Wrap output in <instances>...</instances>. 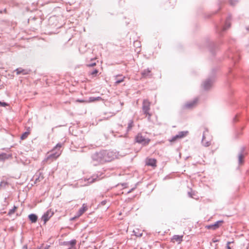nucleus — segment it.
<instances>
[{"instance_id": "ea45409f", "label": "nucleus", "mask_w": 249, "mask_h": 249, "mask_svg": "<svg viewBox=\"0 0 249 249\" xmlns=\"http://www.w3.org/2000/svg\"><path fill=\"white\" fill-rule=\"evenodd\" d=\"M40 177H39L37 178H36V180L37 179H38V180H39V181H40Z\"/></svg>"}, {"instance_id": "4be33fe9", "label": "nucleus", "mask_w": 249, "mask_h": 249, "mask_svg": "<svg viewBox=\"0 0 249 249\" xmlns=\"http://www.w3.org/2000/svg\"><path fill=\"white\" fill-rule=\"evenodd\" d=\"M179 139H181V138H180L178 134L176 136L173 137L172 138V139L171 140H170V142H174L176 141L177 140Z\"/></svg>"}, {"instance_id": "cd10ccee", "label": "nucleus", "mask_w": 249, "mask_h": 249, "mask_svg": "<svg viewBox=\"0 0 249 249\" xmlns=\"http://www.w3.org/2000/svg\"><path fill=\"white\" fill-rule=\"evenodd\" d=\"M21 68H17L15 70V71L16 72L17 75H19L21 74Z\"/></svg>"}, {"instance_id": "a211bd4d", "label": "nucleus", "mask_w": 249, "mask_h": 249, "mask_svg": "<svg viewBox=\"0 0 249 249\" xmlns=\"http://www.w3.org/2000/svg\"><path fill=\"white\" fill-rule=\"evenodd\" d=\"M8 184L7 181L4 180L1 181L0 183V190L5 188Z\"/></svg>"}, {"instance_id": "e433bc0d", "label": "nucleus", "mask_w": 249, "mask_h": 249, "mask_svg": "<svg viewBox=\"0 0 249 249\" xmlns=\"http://www.w3.org/2000/svg\"><path fill=\"white\" fill-rule=\"evenodd\" d=\"M53 213H52L51 214L49 213V212L48 211V214H47V215H48V217H49V216L51 217L53 215Z\"/></svg>"}, {"instance_id": "c85d7f7f", "label": "nucleus", "mask_w": 249, "mask_h": 249, "mask_svg": "<svg viewBox=\"0 0 249 249\" xmlns=\"http://www.w3.org/2000/svg\"><path fill=\"white\" fill-rule=\"evenodd\" d=\"M98 72V71L96 69L94 70V71H93L91 73H90V74L93 75V76H95L97 74V73Z\"/></svg>"}, {"instance_id": "f8f14e48", "label": "nucleus", "mask_w": 249, "mask_h": 249, "mask_svg": "<svg viewBox=\"0 0 249 249\" xmlns=\"http://www.w3.org/2000/svg\"><path fill=\"white\" fill-rule=\"evenodd\" d=\"M47 222V212L44 213L43 215L42 216L40 221V226H42V225H45L46 223Z\"/></svg>"}, {"instance_id": "393cba45", "label": "nucleus", "mask_w": 249, "mask_h": 249, "mask_svg": "<svg viewBox=\"0 0 249 249\" xmlns=\"http://www.w3.org/2000/svg\"><path fill=\"white\" fill-rule=\"evenodd\" d=\"M124 77H123L121 79H117L116 81L115 82V84L116 85H118V84H120V83L123 82L124 80Z\"/></svg>"}, {"instance_id": "0eeeda50", "label": "nucleus", "mask_w": 249, "mask_h": 249, "mask_svg": "<svg viewBox=\"0 0 249 249\" xmlns=\"http://www.w3.org/2000/svg\"><path fill=\"white\" fill-rule=\"evenodd\" d=\"M12 158L11 153L6 154L5 153H0V161H4L5 160Z\"/></svg>"}, {"instance_id": "b1692460", "label": "nucleus", "mask_w": 249, "mask_h": 249, "mask_svg": "<svg viewBox=\"0 0 249 249\" xmlns=\"http://www.w3.org/2000/svg\"><path fill=\"white\" fill-rule=\"evenodd\" d=\"M133 121L132 120H130L128 123V126H127V130L128 131L132 128V127L133 126Z\"/></svg>"}, {"instance_id": "f704fd0d", "label": "nucleus", "mask_w": 249, "mask_h": 249, "mask_svg": "<svg viewBox=\"0 0 249 249\" xmlns=\"http://www.w3.org/2000/svg\"><path fill=\"white\" fill-rule=\"evenodd\" d=\"M188 195L190 197H193V194L191 192H188Z\"/></svg>"}, {"instance_id": "9d476101", "label": "nucleus", "mask_w": 249, "mask_h": 249, "mask_svg": "<svg viewBox=\"0 0 249 249\" xmlns=\"http://www.w3.org/2000/svg\"><path fill=\"white\" fill-rule=\"evenodd\" d=\"M213 83V80L212 79H209L206 80L203 84L204 89L205 90L209 89L211 87Z\"/></svg>"}, {"instance_id": "39448f33", "label": "nucleus", "mask_w": 249, "mask_h": 249, "mask_svg": "<svg viewBox=\"0 0 249 249\" xmlns=\"http://www.w3.org/2000/svg\"><path fill=\"white\" fill-rule=\"evenodd\" d=\"M223 222L224 221L223 220L217 221L213 224L206 226V228L207 229H212L213 230H215L219 228L220 226H221V225L223 223Z\"/></svg>"}, {"instance_id": "ddd939ff", "label": "nucleus", "mask_w": 249, "mask_h": 249, "mask_svg": "<svg viewBox=\"0 0 249 249\" xmlns=\"http://www.w3.org/2000/svg\"><path fill=\"white\" fill-rule=\"evenodd\" d=\"M142 75L143 77H147L151 75V70L149 69L144 70L142 72Z\"/></svg>"}, {"instance_id": "f3484780", "label": "nucleus", "mask_w": 249, "mask_h": 249, "mask_svg": "<svg viewBox=\"0 0 249 249\" xmlns=\"http://www.w3.org/2000/svg\"><path fill=\"white\" fill-rule=\"evenodd\" d=\"M188 131H180V132H179L178 133V135L179 136V137L181 139L186 136L188 135Z\"/></svg>"}, {"instance_id": "5701e85b", "label": "nucleus", "mask_w": 249, "mask_h": 249, "mask_svg": "<svg viewBox=\"0 0 249 249\" xmlns=\"http://www.w3.org/2000/svg\"><path fill=\"white\" fill-rule=\"evenodd\" d=\"M29 132H28V131H26L24 133H23L22 135L20 137V139L21 140H24L26 138H27L28 136L29 135Z\"/></svg>"}, {"instance_id": "c9c22d12", "label": "nucleus", "mask_w": 249, "mask_h": 249, "mask_svg": "<svg viewBox=\"0 0 249 249\" xmlns=\"http://www.w3.org/2000/svg\"><path fill=\"white\" fill-rule=\"evenodd\" d=\"M38 249H47V246L44 247H40Z\"/></svg>"}, {"instance_id": "72a5a7b5", "label": "nucleus", "mask_w": 249, "mask_h": 249, "mask_svg": "<svg viewBox=\"0 0 249 249\" xmlns=\"http://www.w3.org/2000/svg\"><path fill=\"white\" fill-rule=\"evenodd\" d=\"M213 242V243H215V242H219V240L216 238H213L212 240Z\"/></svg>"}, {"instance_id": "4c0bfd02", "label": "nucleus", "mask_w": 249, "mask_h": 249, "mask_svg": "<svg viewBox=\"0 0 249 249\" xmlns=\"http://www.w3.org/2000/svg\"><path fill=\"white\" fill-rule=\"evenodd\" d=\"M76 102H80V103H83V102H84V100H82L78 99V100H76Z\"/></svg>"}, {"instance_id": "c756f323", "label": "nucleus", "mask_w": 249, "mask_h": 249, "mask_svg": "<svg viewBox=\"0 0 249 249\" xmlns=\"http://www.w3.org/2000/svg\"><path fill=\"white\" fill-rule=\"evenodd\" d=\"M8 106V104L6 102L0 101V107H6Z\"/></svg>"}, {"instance_id": "20e7f679", "label": "nucleus", "mask_w": 249, "mask_h": 249, "mask_svg": "<svg viewBox=\"0 0 249 249\" xmlns=\"http://www.w3.org/2000/svg\"><path fill=\"white\" fill-rule=\"evenodd\" d=\"M136 141L138 143L142 144H146L149 143L150 140L146 139L144 137L142 136L141 134H138L136 137Z\"/></svg>"}, {"instance_id": "6e6552de", "label": "nucleus", "mask_w": 249, "mask_h": 249, "mask_svg": "<svg viewBox=\"0 0 249 249\" xmlns=\"http://www.w3.org/2000/svg\"><path fill=\"white\" fill-rule=\"evenodd\" d=\"M246 155V153L245 152L244 149H242L238 154V160L239 164H242L243 163V160L244 157Z\"/></svg>"}, {"instance_id": "dca6fc26", "label": "nucleus", "mask_w": 249, "mask_h": 249, "mask_svg": "<svg viewBox=\"0 0 249 249\" xmlns=\"http://www.w3.org/2000/svg\"><path fill=\"white\" fill-rule=\"evenodd\" d=\"M147 164L152 166H155L156 164V160L153 159H149L147 161Z\"/></svg>"}, {"instance_id": "a878e982", "label": "nucleus", "mask_w": 249, "mask_h": 249, "mask_svg": "<svg viewBox=\"0 0 249 249\" xmlns=\"http://www.w3.org/2000/svg\"><path fill=\"white\" fill-rule=\"evenodd\" d=\"M96 178H94L93 177H91V178H89L88 179V180L89 183H92L94 182L96 180Z\"/></svg>"}, {"instance_id": "423d86ee", "label": "nucleus", "mask_w": 249, "mask_h": 249, "mask_svg": "<svg viewBox=\"0 0 249 249\" xmlns=\"http://www.w3.org/2000/svg\"><path fill=\"white\" fill-rule=\"evenodd\" d=\"M198 102V99L196 98L194 100L192 101H190L186 103L184 106V107L186 109H190L194 107H196V106L197 104V103Z\"/></svg>"}, {"instance_id": "2eb2a0df", "label": "nucleus", "mask_w": 249, "mask_h": 249, "mask_svg": "<svg viewBox=\"0 0 249 249\" xmlns=\"http://www.w3.org/2000/svg\"><path fill=\"white\" fill-rule=\"evenodd\" d=\"M28 218L32 223H35L37 220V216L36 214L32 213L29 215Z\"/></svg>"}, {"instance_id": "4468645a", "label": "nucleus", "mask_w": 249, "mask_h": 249, "mask_svg": "<svg viewBox=\"0 0 249 249\" xmlns=\"http://www.w3.org/2000/svg\"><path fill=\"white\" fill-rule=\"evenodd\" d=\"M231 17L229 16L226 21L225 26H224L223 30H226L227 29H228L230 26H231V23L230 20H231Z\"/></svg>"}, {"instance_id": "f257e3e1", "label": "nucleus", "mask_w": 249, "mask_h": 249, "mask_svg": "<svg viewBox=\"0 0 249 249\" xmlns=\"http://www.w3.org/2000/svg\"><path fill=\"white\" fill-rule=\"evenodd\" d=\"M119 153L109 150H101L96 152L91 155L92 162L94 165H98L110 162L118 158Z\"/></svg>"}, {"instance_id": "58836bf2", "label": "nucleus", "mask_w": 249, "mask_h": 249, "mask_svg": "<svg viewBox=\"0 0 249 249\" xmlns=\"http://www.w3.org/2000/svg\"><path fill=\"white\" fill-rule=\"evenodd\" d=\"M22 249H28L27 246V245L23 246Z\"/></svg>"}, {"instance_id": "9b49d317", "label": "nucleus", "mask_w": 249, "mask_h": 249, "mask_svg": "<svg viewBox=\"0 0 249 249\" xmlns=\"http://www.w3.org/2000/svg\"><path fill=\"white\" fill-rule=\"evenodd\" d=\"M183 235H175L172 238V241L173 242H178V243H180L182 241Z\"/></svg>"}, {"instance_id": "bb28decb", "label": "nucleus", "mask_w": 249, "mask_h": 249, "mask_svg": "<svg viewBox=\"0 0 249 249\" xmlns=\"http://www.w3.org/2000/svg\"><path fill=\"white\" fill-rule=\"evenodd\" d=\"M101 99V98L100 97H98L97 98L90 97V101L93 102V101H94L99 100Z\"/></svg>"}, {"instance_id": "412c9836", "label": "nucleus", "mask_w": 249, "mask_h": 249, "mask_svg": "<svg viewBox=\"0 0 249 249\" xmlns=\"http://www.w3.org/2000/svg\"><path fill=\"white\" fill-rule=\"evenodd\" d=\"M17 209V207L14 206V208L12 209H10L9 210V211L8 212V215L9 216H11V215H12L13 213H14L16 210Z\"/></svg>"}, {"instance_id": "6ab92c4d", "label": "nucleus", "mask_w": 249, "mask_h": 249, "mask_svg": "<svg viewBox=\"0 0 249 249\" xmlns=\"http://www.w3.org/2000/svg\"><path fill=\"white\" fill-rule=\"evenodd\" d=\"M20 71H21V74H22L23 75L28 74L31 72V70H25V69H22V68H21V70Z\"/></svg>"}, {"instance_id": "1a4fd4ad", "label": "nucleus", "mask_w": 249, "mask_h": 249, "mask_svg": "<svg viewBox=\"0 0 249 249\" xmlns=\"http://www.w3.org/2000/svg\"><path fill=\"white\" fill-rule=\"evenodd\" d=\"M88 210V206L86 204H83L82 207L77 212L76 217H78L82 215Z\"/></svg>"}, {"instance_id": "aec40b11", "label": "nucleus", "mask_w": 249, "mask_h": 249, "mask_svg": "<svg viewBox=\"0 0 249 249\" xmlns=\"http://www.w3.org/2000/svg\"><path fill=\"white\" fill-rule=\"evenodd\" d=\"M205 136H203L202 143L203 145L206 147L209 146L210 145V142H205Z\"/></svg>"}, {"instance_id": "f03ea898", "label": "nucleus", "mask_w": 249, "mask_h": 249, "mask_svg": "<svg viewBox=\"0 0 249 249\" xmlns=\"http://www.w3.org/2000/svg\"><path fill=\"white\" fill-rule=\"evenodd\" d=\"M61 144L58 143L49 152H48V160H53L56 159L61 153Z\"/></svg>"}, {"instance_id": "7c9ffc66", "label": "nucleus", "mask_w": 249, "mask_h": 249, "mask_svg": "<svg viewBox=\"0 0 249 249\" xmlns=\"http://www.w3.org/2000/svg\"><path fill=\"white\" fill-rule=\"evenodd\" d=\"M69 243L71 245V247H72L73 246L75 245L76 241L75 240H71L69 242Z\"/></svg>"}, {"instance_id": "473e14b6", "label": "nucleus", "mask_w": 249, "mask_h": 249, "mask_svg": "<svg viewBox=\"0 0 249 249\" xmlns=\"http://www.w3.org/2000/svg\"><path fill=\"white\" fill-rule=\"evenodd\" d=\"M232 242H228L227 243V249H231V248L230 247V244H231Z\"/></svg>"}, {"instance_id": "2f4dec72", "label": "nucleus", "mask_w": 249, "mask_h": 249, "mask_svg": "<svg viewBox=\"0 0 249 249\" xmlns=\"http://www.w3.org/2000/svg\"><path fill=\"white\" fill-rule=\"evenodd\" d=\"M96 65V63L94 62H92L90 64H88L87 65L88 67H93V66H95Z\"/></svg>"}, {"instance_id": "a19ab883", "label": "nucleus", "mask_w": 249, "mask_h": 249, "mask_svg": "<svg viewBox=\"0 0 249 249\" xmlns=\"http://www.w3.org/2000/svg\"><path fill=\"white\" fill-rule=\"evenodd\" d=\"M46 160H47V159H44V161H45Z\"/></svg>"}, {"instance_id": "7ed1b4c3", "label": "nucleus", "mask_w": 249, "mask_h": 249, "mask_svg": "<svg viewBox=\"0 0 249 249\" xmlns=\"http://www.w3.org/2000/svg\"><path fill=\"white\" fill-rule=\"evenodd\" d=\"M150 105L151 103L147 99L143 100L142 110L144 114L145 115L146 117H147L148 120H150L152 116V114L149 112Z\"/></svg>"}]
</instances>
